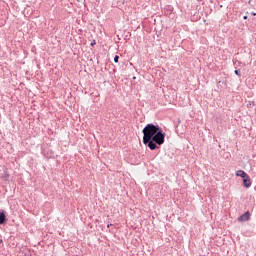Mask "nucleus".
<instances>
[{"label": "nucleus", "instance_id": "f257e3e1", "mask_svg": "<svg viewBox=\"0 0 256 256\" xmlns=\"http://www.w3.org/2000/svg\"><path fill=\"white\" fill-rule=\"evenodd\" d=\"M161 130L159 125L147 124L142 130L143 133V143L147 145L149 141Z\"/></svg>", "mask_w": 256, "mask_h": 256}, {"label": "nucleus", "instance_id": "f03ea898", "mask_svg": "<svg viewBox=\"0 0 256 256\" xmlns=\"http://www.w3.org/2000/svg\"><path fill=\"white\" fill-rule=\"evenodd\" d=\"M152 141H154L156 145H163V143H165V133H163V130H158V133L152 138Z\"/></svg>", "mask_w": 256, "mask_h": 256}, {"label": "nucleus", "instance_id": "7ed1b4c3", "mask_svg": "<svg viewBox=\"0 0 256 256\" xmlns=\"http://www.w3.org/2000/svg\"><path fill=\"white\" fill-rule=\"evenodd\" d=\"M250 218H251V217H250L249 212H246V213H244L243 215H241V216L238 218V221H239L240 223H243V221H249Z\"/></svg>", "mask_w": 256, "mask_h": 256}, {"label": "nucleus", "instance_id": "20e7f679", "mask_svg": "<svg viewBox=\"0 0 256 256\" xmlns=\"http://www.w3.org/2000/svg\"><path fill=\"white\" fill-rule=\"evenodd\" d=\"M147 145H148L149 149H151V151H155V149H157V144H155V141H153V139H150L147 142Z\"/></svg>", "mask_w": 256, "mask_h": 256}, {"label": "nucleus", "instance_id": "39448f33", "mask_svg": "<svg viewBox=\"0 0 256 256\" xmlns=\"http://www.w3.org/2000/svg\"><path fill=\"white\" fill-rule=\"evenodd\" d=\"M247 176H249V174L243 170H238L236 172V177H242V179H247Z\"/></svg>", "mask_w": 256, "mask_h": 256}, {"label": "nucleus", "instance_id": "423d86ee", "mask_svg": "<svg viewBox=\"0 0 256 256\" xmlns=\"http://www.w3.org/2000/svg\"><path fill=\"white\" fill-rule=\"evenodd\" d=\"M243 185L244 187H246V189H249V187H251V178H249V176L243 178Z\"/></svg>", "mask_w": 256, "mask_h": 256}, {"label": "nucleus", "instance_id": "0eeeda50", "mask_svg": "<svg viewBox=\"0 0 256 256\" xmlns=\"http://www.w3.org/2000/svg\"><path fill=\"white\" fill-rule=\"evenodd\" d=\"M7 221V217L5 216V213L0 212V225H3Z\"/></svg>", "mask_w": 256, "mask_h": 256}, {"label": "nucleus", "instance_id": "6e6552de", "mask_svg": "<svg viewBox=\"0 0 256 256\" xmlns=\"http://www.w3.org/2000/svg\"><path fill=\"white\" fill-rule=\"evenodd\" d=\"M114 63H119V55H116V56L114 57Z\"/></svg>", "mask_w": 256, "mask_h": 256}, {"label": "nucleus", "instance_id": "1a4fd4ad", "mask_svg": "<svg viewBox=\"0 0 256 256\" xmlns=\"http://www.w3.org/2000/svg\"><path fill=\"white\" fill-rule=\"evenodd\" d=\"M90 45H91V47H94V45H97V42L95 40H93Z\"/></svg>", "mask_w": 256, "mask_h": 256}, {"label": "nucleus", "instance_id": "9d476101", "mask_svg": "<svg viewBox=\"0 0 256 256\" xmlns=\"http://www.w3.org/2000/svg\"><path fill=\"white\" fill-rule=\"evenodd\" d=\"M235 75H238V77H241V73H239V70H235Z\"/></svg>", "mask_w": 256, "mask_h": 256}, {"label": "nucleus", "instance_id": "9b49d317", "mask_svg": "<svg viewBox=\"0 0 256 256\" xmlns=\"http://www.w3.org/2000/svg\"><path fill=\"white\" fill-rule=\"evenodd\" d=\"M1 243H3V239H0V245H1Z\"/></svg>", "mask_w": 256, "mask_h": 256}, {"label": "nucleus", "instance_id": "f8f14e48", "mask_svg": "<svg viewBox=\"0 0 256 256\" xmlns=\"http://www.w3.org/2000/svg\"><path fill=\"white\" fill-rule=\"evenodd\" d=\"M243 19H247V16H244Z\"/></svg>", "mask_w": 256, "mask_h": 256}, {"label": "nucleus", "instance_id": "ddd939ff", "mask_svg": "<svg viewBox=\"0 0 256 256\" xmlns=\"http://www.w3.org/2000/svg\"><path fill=\"white\" fill-rule=\"evenodd\" d=\"M252 15H254V16H255V15H256V13H252Z\"/></svg>", "mask_w": 256, "mask_h": 256}, {"label": "nucleus", "instance_id": "4468645a", "mask_svg": "<svg viewBox=\"0 0 256 256\" xmlns=\"http://www.w3.org/2000/svg\"><path fill=\"white\" fill-rule=\"evenodd\" d=\"M108 227H111V224H110V225H108Z\"/></svg>", "mask_w": 256, "mask_h": 256}, {"label": "nucleus", "instance_id": "2eb2a0df", "mask_svg": "<svg viewBox=\"0 0 256 256\" xmlns=\"http://www.w3.org/2000/svg\"><path fill=\"white\" fill-rule=\"evenodd\" d=\"M108 227H111V224H110V225H108Z\"/></svg>", "mask_w": 256, "mask_h": 256}]
</instances>
